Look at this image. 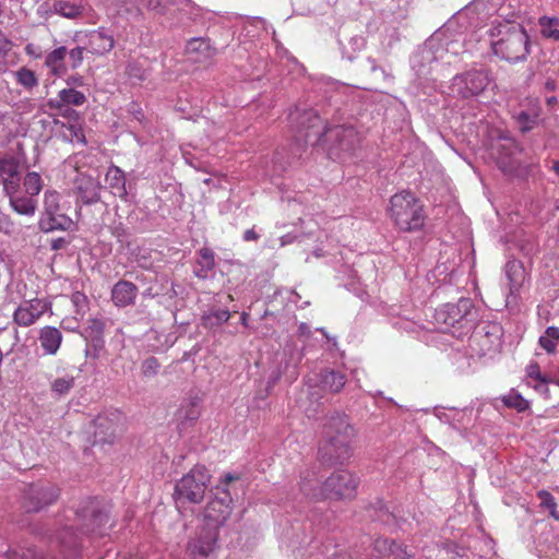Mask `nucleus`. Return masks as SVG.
<instances>
[{"label":"nucleus","mask_w":559,"mask_h":559,"mask_svg":"<svg viewBox=\"0 0 559 559\" xmlns=\"http://www.w3.org/2000/svg\"><path fill=\"white\" fill-rule=\"evenodd\" d=\"M355 430L347 416H331L323 426L319 453L328 463H342L350 456V444Z\"/></svg>","instance_id":"f257e3e1"},{"label":"nucleus","mask_w":559,"mask_h":559,"mask_svg":"<svg viewBox=\"0 0 559 559\" xmlns=\"http://www.w3.org/2000/svg\"><path fill=\"white\" fill-rule=\"evenodd\" d=\"M388 216L402 233L421 230L427 219L424 204L409 190H402L390 198Z\"/></svg>","instance_id":"f03ea898"},{"label":"nucleus","mask_w":559,"mask_h":559,"mask_svg":"<svg viewBox=\"0 0 559 559\" xmlns=\"http://www.w3.org/2000/svg\"><path fill=\"white\" fill-rule=\"evenodd\" d=\"M498 39L491 41L493 53L510 63L524 61L530 53V37L523 25L503 23L495 28Z\"/></svg>","instance_id":"7ed1b4c3"},{"label":"nucleus","mask_w":559,"mask_h":559,"mask_svg":"<svg viewBox=\"0 0 559 559\" xmlns=\"http://www.w3.org/2000/svg\"><path fill=\"white\" fill-rule=\"evenodd\" d=\"M435 320L444 330L456 329L461 336L467 334L474 326V305L469 298H461L456 304H445L435 312Z\"/></svg>","instance_id":"20e7f679"},{"label":"nucleus","mask_w":559,"mask_h":559,"mask_svg":"<svg viewBox=\"0 0 559 559\" xmlns=\"http://www.w3.org/2000/svg\"><path fill=\"white\" fill-rule=\"evenodd\" d=\"M61 195L58 191L48 189L44 194V211L38 222L43 233L55 230L69 231L75 227L74 221L61 212Z\"/></svg>","instance_id":"39448f33"},{"label":"nucleus","mask_w":559,"mask_h":559,"mask_svg":"<svg viewBox=\"0 0 559 559\" xmlns=\"http://www.w3.org/2000/svg\"><path fill=\"white\" fill-rule=\"evenodd\" d=\"M237 479H239L238 476L228 473L222 479V485L224 487H221L219 485L215 487V495L207 502L204 510V519L209 525L218 527L223 525L230 516L233 510V498L230 496V492L225 487Z\"/></svg>","instance_id":"423d86ee"},{"label":"nucleus","mask_w":559,"mask_h":559,"mask_svg":"<svg viewBox=\"0 0 559 559\" xmlns=\"http://www.w3.org/2000/svg\"><path fill=\"white\" fill-rule=\"evenodd\" d=\"M211 475L203 465H195L175 486V495L178 499H185L191 503H200L203 498Z\"/></svg>","instance_id":"0eeeda50"},{"label":"nucleus","mask_w":559,"mask_h":559,"mask_svg":"<svg viewBox=\"0 0 559 559\" xmlns=\"http://www.w3.org/2000/svg\"><path fill=\"white\" fill-rule=\"evenodd\" d=\"M359 478L347 469H338L325 479L324 500H350L357 495Z\"/></svg>","instance_id":"6e6552de"},{"label":"nucleus","mask_w":559,"mask_h":559,"mask_svg":"<svg viewBox=\"0 0 559 559\" xmlns=\"http://www.w3.org/2000/svg\"><path fill=\"white\" fill-rule=\"evenodd\" d=\"M491 79L486 70H469L455 75L452 80V92L463 99L480 95L490 84Z\"/></svg>","instance_id":"1a4fd4ad"},{"label":"nucleus","mask_w":559,"mask_h":559,"mask_svg":"<svg viewBox=\"0 0 559 559\" xmlns=\"http://www.w3.org/2000/svg\"><path fill=\"white\" fill-rule=\"evenodd\" d=\"M59 497V488L49 483L31 485L25 493L23 508L26 512H39Z\"/></svg>","instance_id":"9d476101"},{"label":"nucleus","mask_w":559,"mask_h":559,"mask_svg":"<svg viewBox=\"0 0 559 559\" xmlns=\"http://www.w3.org/2000/svg\"><path fill=\"white\" fill-rule=\"evenodd\" d=\"M95 442L114 443L115 440L124 431V421L120 414L99 415L94 420Z\"/></svg>","instance_id":"9b49d317"},{"label":"nucleus","mask_w":559,"mask_h":559,"mask_svg":"<svg viewBox=\"0 0 559 559\" xmlns=\"http://www.w3.org/2000/svg\"><path fill=\"white\" fill-rule=\"evenodd\" d=\"M75 524L83 533H96L105 526L109 519L95 503L94 500L86 501L85 506L75 512Z\"/></svg>","instance_id":"f8f14e48"},{"label":"nucleus","mask_w":559,"mask_h":559,"mask_svg":"<svg viewBox=\"0 0 559 559\" xmlns=\"http://www.w3.org/2000/svg\"><path fill=\"white\" fill-rule=\"evenodd\" d=\"M48 309V304L43 299H32L23 301L13 313V321L20 326H31Z\"/></svg>","instance_id":"ddd939ff"},{"label":"nucleus","mask_w":559,"mask_h":559,"mask_svg":"<svg viewBox=\"0 0 559 559\" xmlns=\"http://www.w3.org/2000/svg\"><path fill=\"white\" fill-rule=\"evenodd\" d=\"M502 328L495 322H486L475 335V341L483 355L496 353L502 345Z\"/></svg>","instance_id":"4468645a"},{"label":"nucleus","mask_w":559,"mask_h":559,"mask_svg":"<svg viewBox=\"0 0 559 559\" xmlns=\"http://www.w3.org/2000/svg\"><path fill=\"white\" fill-rule=\"evenodd\" d=\"M0 185L4 192H14L20 188V164L13 156L0 158Z\"/></svg>","instance_id":"2eb2a0df"},{"label":"nucleus","mask_w":559,"mask_h":559,"mask_svg":"<svg viewBox=\"0 0 559 559\" xmlns=\"http://www.w3.org/2000/svg\"><path fill=\"white\" fill-rule=\"evenodd\" d=\"M299 489L301 493L312 501H323L325 480L320 484L314 469H306L300 474Z\"/></svg>","instance_id":"dca6fc26"},{"label":"nucleus","mask_w":559,"mask_h":559,"mask_svg":"<svg viewBox=\"0 0 559 559\" xmlns=\"http://www.w3.org/2000/svg\"><path fill=\"white\" fill-rule=\"evenodd\" d=\"M330 133L343 153L352 154L360 145L361 136L354 127H336Z\"/></svg>","instance_id":"f3484780"},{"label":"nucleus","mask_w":559,"mask_h":559,"mask_svg":"<svg viewBox=\"0 0 559 559\" xmlns=\"http://www.w3.org/2000/svg\"><path fill=\"white\" fill-rule=\"evenodd\" d=\"M136 296V285L126 280L118 281L111 289V300L117 307H127L134 304Z\"/></svg>","instance_id":"a211bd4d"},{"label":"nucleus","mask_w":559,"mask_h":559,"mask_svg":"<svg viewBox=\"0 0 559 559\" xmlns=\"http://www.w3.org/2000/svg\"><path fill=\"white\" fill-rule=\"evenodd\" d=\"M76 190L85 204H92L99 201L102 185L92 176L82 175L76 179Z\"/></svg>","instance_id":"6ab92c4d"},{"label":"nucleus","mask_w":559,"mask_h":559,"mask_svg":"<svg viewBox=\"0 0 559 559\" xmlns=\"http://www.w3.org/2000/svg\"><path fill=\"white\" fill-rule=\"evenodd\" d=\"M217 533L213 530H203L198 538L188 545V551L192 556L207 557L214 549Z\"/></svg>","instance_id":"aec40b11"},{"label":"nucleus","mask_w":559,"mask_h":559,"mask_svg":"<svg viewBox=\"0 0 559 559\" xmlns=\"http://www.w3.org/2000/svg\"><path fill=\"white\" fill-rule=\"evenodd\" d=\"M10 200L11 207L21 215L32 216L35 214L37 209V201L35 197L28 194H22L20 188H16L14 192H4Z\"/></svg>","instance_id":"412c9836"},{"label":"nucleus","mask_w":559,"mask_h":559,"mask_svg":"<svg viewBox=\"0 0 559 559\" xmlns=\"http://www.w3.org/2000/svg\"><path fill=\"white\" fill-rule=\"evenodd\" d=\"M67 53V48L60 46L46 55L44 64L52 76L62 78L68 72V67L66 66Z\"/></svg>","instance_id":"4be33fe9"},{"label":"nucleus","mask_w":559,"mask_h":559,"mask_svg":"<svg viewBox=\"0 0 559 559\" xmlns=\"http://www.w3.org/2000/svg\"><path fill=\"white\" fill-rule=\"evenodd\" d=\"M114 46V37L103 31H93L88 35L87 49L93 55L103 56L109 52Z\"/></svg>","instance_id":"5701e85b"},{"label":"nucleus","mask_w":559,"mask_h":559,"mask_svg":"<svg viewBox=\"0 0 559 559\" xmlns=\"http://www.w3.org/2000/svg\"><path fill=\"white\" fill-rule=\"evenodd\" d=\"M346 383V377L340 371L324 369L320 372V388L330 393H338Z\"/></svg>","instance_id":"b1692460"},{"label":"nucleus","mask_w":559,"mask_h":559,"mask_svg":"<svg viewBox=\"0 0 559 559\" xmlns=\"http://www.w3.org/2000/svg\"><path fill=\"white\" fill-rule=\"evenodd\" d=\"M83 0H55L52 11L67 19H78L84 13Z\"/></svg>","instance_id":"393cba45"},{"label":"nucleus","mask_w":559,"mask_h":559,"mask_svg":"<svg viewBox=\"0 0 559 559\" xmlns=\"http://www.w3.org/2000/svg\"><path fill=\"white\" fill-rule=\"evenodd\" d=\"M39 341L46 354L55 355L60 348L62 334L57 328L46 325L40 330Z\"/></svg>","instance_id":"a878e982"},{"label":"nucleus","mask_w":559,"mask_h":559,"mask_svg":"<svg viewBox=\"0 0 559 559\" xmlns=\"http://www.w3.org/2000/svg\"><path fill=\"white\" fill-rule=\"evenodd\" d=\"M105 181L114 195L121 199L127 197L126 176L118 166H110L108 168Z\"/></svg>","instance_id":"bb28decb"},{"label":"nucleus","mask_w":559,"mask_h":559,"mask_svg":"<svg viewBox=\"0 0 559 559\" xmlns=\"http://www.w3.org/2000/svg\"><path fill=\"white\" fill-rule=\"evenodd\" d=\"M186 51L194 62H203L214 53L209 41L203 38H193L188 41Z\"/></svg>","instance_id":"cd10ccee"},{"label":"nucleus","mask_w":559,"mask_h":559,"mask_svg":"<svg viewBox=\"0 0 559 559\" xmlns=\"http://www.w3.org/2000/svg\"><path fill=\"white\" fill-rule=\"evenodd\" d=\"M526 379L527 384L532 385L536 391L540 393H548L547 385L551 382V379L542 373L537 362H531L526 367Z\"/></svg>","instance_id":"c85d7f7f"},{"label":"nucleus","mask_w":559,"mask_h":559,"mask_svg":"<svg viewBox=\"0 0 559 559\" xmlns=\"http://www.w3.org/2000/svg\"><path fill=\"white\" fill-rule=\"evenodd\" d=\"M52 543L61 547L66 558H70L71 555L76 551L79 539L78 536L72 533V528L67 527L56 536Z\"/></svg>","instance_id":"c756f323"},{"label":"nucleus","mask_w":559,"mask_h":559,"mask_svg":"<svg viewBox=\"0 0 559 559\" xmlns=\"http://www.w3.org/2000/svg\"><path fill=\"white\" fill-rule=\"evenodd\" d=\"M300 127L305 129V138L311 134L320 135L322 133L321 118L313 110H306L301 115Z\"/></svg>","instance_id":"7c9ffc66"},{"label":"nucleus","mask_w":559,"mask_h":559,"mask_svg":"<svg viewBox=\"0 0 559 559\" xmlns=\"http://www.w3.org/2000/svg\"><path fill=\"white\" fill-rule=\"evenodd\" d=\"M86 102L85 95L74 88H63L58 93L57 107L82 106Z\"/></svg>","instance_id":"2f4dec72"},{"label":"nucleus","mask_w":559,"mask_h":559,"mask_svg":"<svg viewBox=\"0 0 559 559\" xmlns=\"http://www.w3.org/2000/svg\"><path fill=\"white\" fill-rule=\"evenodd\" d=\"M376 548L378 550L388 548L390 555L394 557V559H409L413 558V554H408L405 546L397 544L394 540L389 542L388 539H378L376 542Z\"/></svg>","instance_id":"473e14b6"},{"label":"nucleus","mask_w":559,"mask_h":559,"mask_svg":"<svg viewBox=\"0 0 559 559\" xmlns=\"http://www.w3.org/2000/svg\"><path fill=\"white\" fill-rule=\"evenodd\" d=\"M23 187L26 194L36 197L44 188V180L37 171H28L24 176Z\"/></svg>","instance_id":"72a5a7b5"},{"label":"nucleus","mask_w":559,"mask_h":559,"mask_svg":"<svg viewBox=\"0 0 559 559\" xmlns=\"http://www.w3.org/2000/svg\"><path fill=\"white\" fill-rule=\"evenodd\" d=\"M14 79L19 85L23 86L27 91H32L38 85V78L36 73L26 67H22L16 70L14 72Z\"/></svg>","instance_id":"f704fd0d"},{"label":"nucleus","mask_w":559,"mask_h":559,"mask_svg":"<svg viewBox=\"0 0 559 559\" xmlns=\"http://www.w3.org/2000/svg\"><path fill=\"white\" fill-rule=\"evenodd\" d=\"M230 317L231 314L228 310L217 309L204 313L202 316V321L205 328H214L227 322L230 319Z\"/></svg>","instance_id":"c9c22d12"},{"label":"nucleus","mask_w":559,"mask_h":559,"mask_svg":"<svg viewBox=\"0 0 559 559\" xmlns=\"http://www.w3.org/2000/svg\"><path fill=\"white\" fill-rule=\"evenodd\" d=\"M75 385V378L70 374L59 377L50 383V390L53 394L67 395Z\"/></svg>","instance_id":"e433bc0d"},{"label":"nucleus","mask_w":559,"mask_h":559,"mask_svg":"<svg viewBox=\"0 0 559 559\" xmlns=\"http://www.w3.org/2000/svg\"><path fill=\"white\" fill-rule=\"evenodd\" d=\"M559 342V328L549 326L539 337V345L548 353H554Z\"/></svg>","instance_id":"4c0bfd02"},{"label":"nucleus","mask_w":559,"mask_h":559,"mask_svg":"<svg viewBox=\"0 0 559 559\" xmlns=\"http://www.w3.org/2000/svg\"><path fill=\"white\" fill-rule=\"evenodd\" d=\"M502 402L506 406L514 408L518 412H524L530 407L528 401L515 391H511L509 394L504 395Z\"/></svg>","instance_id":"58836bf2"},{"label":"nucleus","mask_w":559,"mask_h":559,"mask_svg":"<svg viewBox=\"0 0 559 559\" xmlns=\"http://www.w3.org/2000/svg\"><path fill=\"white\" fill-rule=\"evenodd\" d=\"M539 25L542 26V34L546 38L559 39V29L556 27L558 21L556 19L542 16L539 19Z\"/></svg>","instance_id":"ea45409f"},{"label":"nucleus","mask_w":559,"mask_h":559,"mask_svg":"<svg viewBox=\"0 0 559 559\" xmlns=\"http://www.w3.org/2000/svg\"><path fill=\"white\" fill-rule=\"evenodd\" d=\"M12 41L0 32V74L7 71L8 53L12 49Z\"/></svg>","instance_id":"a19ab883"},{"label":"nucleus","mask_w":559,"mask_h":559,"mask_svg":"<svg viewBox=\"0 0 559 559\" xmlns=\"http://www.w3.org/2000/svg\"><path fill=\"white\" fill-rule=\"evenodd\" d=\"M497 164L504 174H512L519 167V162L513 157L512 153L508 156H498Z\"/></svg>","instance_id":"79ce46f5"},{"label":"nucleus","mask_w":559,"mask_h":559,"mask_svg":"<svg viewBox=\"0 0 559 559\" xmlns=\"http://www.w3.org/2000/svg\"><path fill=\"white\" fill-rule=\"evenodd\" d=\"M537 498L540 501V507L548 509L551 516H556L557 503L554 496L547 490H539Z\"/></svg>","instance_id":"37998d69"},{"label":"nucleus","mask_w":559,"mask_h":559,"mask_svg":"<svg viewBox=\"0 0 559 559\" xmlns=\"http://www.w3.org/2000/svg\"><path fill=\"white\" fill-rule=\"evenodd\" d=\"M536 118H537L536 115L532 116L525 111H521L515 117V120L519 126V129L522 132H527V131L532 130L534 128V126L536 124Z\"/></svg>","instance_id":"c03bdc74"},{"label":"nucleus","mask_w":559,"mask_h":559,"mask_svg":"<svg viewBox=\"0 0 559 559\" xmlns=\"http://www.w3.org/2000/svg\"><path fill=\"white\" fill-rule=\"evenodd\" d=\"M159 367L160 365L155 357H148L142 362L141 371L144 377L151 378L157 374Z\"/></svg>","instance_id":"a18cd8bd"},{"label":"nucleus","mask_w":559,"mask_h":559,"mask_svg":"<svg viewBox=\"0 0 559 559\" xmlns=\"http://www.w3.org/2000/svg\"><path fill=\"white\" fill-rule=\"evenodd\" d=\"M200 261L199 263L202 265L203 269L206 271H210L215 265V258L214 252L210 248H202L199 251Z\"/></svg>","instance_id":"49530a36"},{"label":"nucleus","mask_w":559,"mask_h":559,"mask_svg":"<svg viewBox=\"0 0 559 559\" xmlns=\"http://www.w3.org/2000/svg\"><path fill=\"white\" fill-rule=\"evenodd\" d=\"M84 49L83 47H75L73 49H71L70 51H68V56H69V62H70V68L71 69H78L79 67L82 66L83 63V59H84Z\"/></svg>","instance_id":"de8ad7c7"},{"label":"nucleus","mask_w":559,"mask_h":559,"mask_svg":"<svg viewBox=\"0 0 559 559\" xmlns=\"http://www.w3.org/2000/svg\"><path fill=\"white\" fill-rule=\"evenodd\" d=\"M170 3V0H141V4L148 10L162 12Z\"/></svg>","instance_id":"09e8293b"},{"label":"nucleus","mask_w":559,"mask_h":559,"mask_svg":"<svg viewBox=\"0 0 559 559\" xmlns=\"http://www.w3.org/2000/svg\"><path fill=\"white\" fill-rule=\"evenodd\" d=\"M200 401L198 399L193 400L191 402L190 408L187 411L185 418L189 420H195L200 417V409H199Z\"/></svg>","instance_id":"8fccbe9b"},{"label":"nucleus","mask_w":559,"mask_h":559,"mask_svg":"<svg viewBox=\"0 0 559 559\" xmlns=\"http://www.w3.org/2000/svg\"><path fill=\"white\" fill-rule=\"evenodd\" d=\"M25 53L34 59H39L43 57V50L40 48V46L34 44V43H28L25 48Z\"/></svg>","instance_id":"3c124183"},{"label":"nucleus","mask_w":559,"mask_h":559,"mask_svg":"<svg viewBox=\"0 0 559 559\" xmlns=\"http://www.w3.org/2000/svg\"><path fill=\"white\" fill-rule=\"evenodd\" d=\"M10 559H45L43 556L38 555L34 549H27L23 551V554L13 552Z\"/></svg>","instance_id":"603ef678"},{"label":"nucleus","mask_w":559,"mask_h":559,"mask_svg":"<svg viewBox=\"0 0 559 559\" xmlns=\"http://www.w3.org/2000/svg\"><path fill=\"white\" fill-rule=\"evenodd\" d=\"M14 229L13 222L7 216H0V231L4 234H11Z\"/></svg>","instance_id":"864d4df0"},{"label":"nucleus","mask_w":559,"mask_h":559,"mask_svg":"<svg viewBox=\"0 0 559 559\" xmlns=\"http://www.w3.org/2000/svg\"><path fill=\"white\" fill-rule=\"evenodd\" d=\"M243 239L246 241H255L259 239V235L255 233L253 228H251L245 231Z\"/></svg>","instance_id":"5fc2aeb1"},{"label":"nucleus","mask_w":559,"mask_h":559,"mask_svg":"<svg viewBox=\"0 0 559 559\" xmlns=\"http://www.w3.org/2000/svg\"><path fill=\"white\" fill-rule=\"evenodd\" d=\"M66 245V240L64 238H58V239H55L52 242H51V248L53 250H58V249H61L63 248Z\"/></svg>","instance_id":"6e6d98bb"},{"label":"nucleus","mask_w":559,"mask_h":559,"mask_svg":"<svg viewBox=\"0 0 559 559\" xmlns=\"http://www.w3.org/2000/svg\"><path fill=\"white\" fill-rule=\"evenodd\" d=\"M545 87H546V90H548V91L552 92V91H555V90H556V87H557V83H556V81H555V80H548V81L546 82V84H545Z\"/></svg>","instance_id":"4d7b16f0"},{"label":"nucleus","mask_w":559,"mask_h":559,"mask_svg":"<svg viewBox=\"0 0 559 559\" xmlns=\"http://www.w3.org/2000/svg\"><path fill=\"white\" fill-rule=\"evenodd\" d=\"M68 83L69 84L81 85L82 84V78L81 76H71V78H69Z\"/></svg>","instance_id":"13d9d810"},{"label":"nucleus","mask_w":559,"mask_h":559,"mask_svg":"<svg viewBox=\"0 0 559 559\" xmlns=\"http://www.w3.org/2000/svg\"><path fill=\"white\" fill-rule=\"evenodd\" d=\"M248 320H249V314L247 312H242L240 316V323L243 326H248Z\"/></svg>","instance_id":"bf43d9fd"},{"label":"nucleus","mask_w":559,"mask_h":559,"mask_svg":"<svg viewBox=\"0 0 559 559\" xmlns=\"http://www.w3.org/2000/svg\"><path fill=\"white\" fill-rule=\"evenodd\" d=\"M551 169L559 176V160H555Z\"/></svg>","instance_id":"052dcab7"},{"label":"nucleus","mask_w":559,"mask_h":559,"mask_svg":"<svg viewBox=\"0 0 559 559\" xmlns=\"http://www.w3.org/2000/svg\"><path fill=\"white\" fill-rule=\"evenodd\" d=\"M547 104H548V105H555V104H557V98H556L555 96L548 97V98H547Z\"/></svg>","instance_id":"680f3d73"},{"label":"nucleus","mask_w":559,"mask_h":559,"mask_svg":"<svg viewBox=\"0 0 559 559\" xmlns=\"http://www.w3.org/2000/svg\"><path fill=\"white\" fill-rule=\"evenodd\" d=\"M552 518L559 521V514L557 511H556V516H552Z\"/></svg>","instance_id":"e2e57ef3"},{"label":"nucleus","mask_w":559,"mask_h":559,"mask_svg":"<svg viewBox=\"0 0 559 559\" xmlns=\"http://www.w3.org/2000/svg\"><path fill=\"white\" fill-rule=\"evenodd\" d=\"M80 296H81V295H80V293H76V295H74L73 297H74V298H78V297H80Z\"/></svg>","instance_id":"0e129e2a"}]
</instances>
